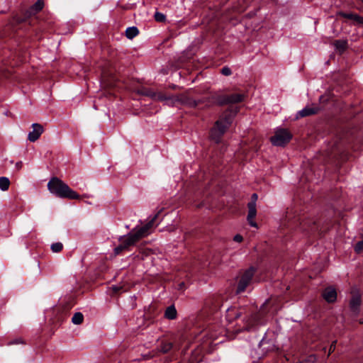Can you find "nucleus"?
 <instances>
[{
	"label": "nucleus",
	"mask_w": 363,
	"mask_h": 363,
	"mask_svg": "<svg viewBox=\"0 0 363 363\" xmlns=\"http://www.w3.org/2000/svg\"><path fill=\"white\" fill-rule=\"evenodd\" d=\"M160 211L145 225L133 228L129 233L118 238L120 244L113 250L114 255H118L124 251H130L142 238L147 237L151 233V228L157 219Z\"/></svg>",
	"instance_id": "obj_1"
},
{
	"label": "nucleus",
	"mask_w": 363,
	"mask_h": 363,
	"mask_svg": "<svg viewBox=\"0 0 363 363\" xmlns=\"http://www.w3.org/2000/svg\"><path fill=\"white\" fill-rule=\"evenodd\" d=\"M51 194L61 199H78L80 196L58 177H54L48 183Z\"/></svg>",
	"instance_id": "obj_2"
},
{
	"label": "nucleus",
	"mask_w": 363,
	"mask_h": 363,
	"mask_svg": "<svg viewBox=\"0 0 363 363\" xmlns=\"http://www.w3.org/2000/svg\"><path fill=\"white\" fill-rule=\"evenodd\" d=\"M232 121L233 118L230 114L218 120L211 130V138L216 143H219L221 137L232 123Z\"/></svg>",
	"instance_id": "obj_3"
},
{
	"label": "nucleus",
	"mask_w": 363,
	"mask_h": 363,
	"mask_svg": "<svg viewBox=\"0 0 363 363\" xmlns=\"http://www.w3.org/2000/svg\"><path fill=\"white\" fill-rule=\"evenodd\" d=\"M140 94L158 101H166L172 104H174L176 102L182 101V96H167L160 92L156 93L150 89H143L140 91Z\"/></svg>",
	"instance_id": "obj_4"
},
{
	"label": "nucleus",
	"mask_w": 363,
	"mask_h": 363,
	"mask_svg": "<svg viewBox=\"0 0 363 363\" xmlns=\"http://www.w3.org/2000/svg\"><path fill=\"white\" fill-rule=\"evenodd\" d=\"M292 138L291 133L285 128H279L275 131L274 135L270 138L271 143L275 146H284Z\"/></svg>",
	"instance_id": "obj_5"
},
{
	"label": "nucleus",
	"mask_w": 363,
	"mask_h": 363,
	"mask_svg": "<svg viewBox=\"0 0 363 363\" xmlns=\"http://www.w3.org/2000/svg\"><path fill=\"white\" fill-rule=\"evenodd\" d=\"M255 271L256 269L255 267H250L242 273L238 283V288L236 291L237 294H240L245 291L247 286L251 282V280L254 277Z\"/></svg>",
	"instance_id": "obj_6"
},
{
	"label": "nucleus",
	"mask_w": 363,
	"mask_h": 363,
	"mask_svg": "<svg viewBox=\"0 0 363 363\" xmlns=\"http://www.w3.org/2000/svg\"><path fill=\"white\" fill-rule=\"evenodd\" d=\"M215 101H216L215 93L211 92L208 96L204 97L202 99H200L198 101L189 99L188 101H185L183 99V96H182V101H180V102L182 104H187L191 107H196L201 103H204L206 104V106H207V107H211L213 106H216Z\"/></svg>",
	"instance_id": "obj_7"
},
{
	"label": "nucleus",
	"mask_w": 363,
	"mask_h": 363,
	"mask_svg": "<svg viewBox=\"0 0 363 363\" xmlns=\"http://www.w3.org/2000/svg\"><path fill=\"white\" fill-rule=\"evenodd\" d=\"M257 199V194H253L252 195V201L248 203L247 207H248V214H247V221L249 224L252 227L257 228V224L254 220L255 218L257 215V209H256V201Z\"/></svg>",
	"instance_id": "obj_8"
},
{
	"label": "nucleus",
	"mask_w": 363,
	"mask_h": 363,
	"mask_svg": "<svg viewBox=\"0 0 363 363\" xmlns=\"http://www.w3.org/2000/svg\"><path fill=\"white\" fill-rule=\"evenodd\" d=\"M32 131L28 135V140L30 142L36 141L44 131L43 127L39 123H33Z\"/></svg>",
	"instance_id": "obj_9"
},
{
	"label": "nucleus",
	"mask_w": 363,
	"mask_h": 363,
	"mask_svg": "<svg viewBox=\"0 0 363 363\" xmlns=\"http://www.w3.org/2000/svg\"><path fill=\"white\" fill-rule=\"evenodd\" d=\"M244 94H225V105L233 104L242 102L245 99Z\"/></svg>",
	"instance_id": "obj_10"
},
{
	"label": "nucleus",
	"mask_w": 363,
	"mask_h": 363,
	"mask_svg": "<svg viewBox=\"0 0 363 363\" xmlns=\"http://www.w3.org/2000/svg\"><path fill=\"white\" fill-rule=\"evenodd\" d=\"M324 299L328 303H333L337 298V292L334 288H326L323 292Z\"/></svg>",
	"instance_id": "obj_11"
},
{
	"label": "nucleus",
	"mask_w": 363,
	"mask_h": 363,
	"mask_svg": "<svg viewBox=\"0 0 363 363\" xmlns=\"http://www.w3.org/2000/svg\"><path fill=\"white\" fill-rule=\"evenodd\" d=\"M318 111V108L316 107H311V106H306L302 110L298 112L297 113V118L301 117H306L308 116H311L313 114H315Z\"/></svg>",
	"instance_id": "obj_12"
},
{
	"label": "nucleus",
	"mask_w": 363,
	"mask_h": 363,
	"mask_svg": "<svg viewBox=\"0 0 363 363\" xmlns=\"http://www.w3.org/2000/svg\"><path fill=\"white\" fill-rule=\"evenodd\" d=\"M361 304V296L359 294L352 296L350 301V307L351 310L355 313L359 311V307Z\"/></svg>",
	"instance_id": "obj_13"
},
{
	"label": "nucleus",
	"mask_w": 363,
	"mask_h": 363,
	"mask_svg": "<svg viewBox=\"0 0 363 363\" xmlns=\"http://www.w3.org/2000/svg\"><path fill=\"white\" fill-rule=\"evenodd\" d=\"M44 7L43 0H38L27 11L28 16L33 15L40 11Z\"/></svg>",
	"instance_id": "obj_14"
},
{
	"label": "nucleus",
	"mask_w": 363,
	"mask_h": 363,
	"mask_svg": "<svg viewBox=\"0 0 363 363\" xmlns=\"http://www.w3.org/2000/svg\"><path fill=\"white\" fill-rule=\"evenodd\" d=\"M164 317L169 320H174L177 318V311L174 305H171L166 308Z\"/></svg>",
	"instance_id": "obj_15"
},
{
	"label": "nucleus",
	"mask_w": 363,
	"mask_h": 363,
	"mask_svg": "<svg viewBox=\"0 0 363 363\" xmlns=\"http://www.w3.org/2000/svg\"><path fill=\"white\" fill-rule=\"evenodd\" d=\"M335 49L340 52H343L347 48V40L345 39L336 40L333 42Z\"/></svg>",
	"instance_id": "obj_16"
},
{
	"label": "nucleus",
	"mask_w": 363,
	"mask_h": 363,
	"mask_svg": "<svg viewBox=\"0 0 363 363\" xmlns=\"http://www.w3.org/2000/svg\"><path fill=\"white\" fill-rule=\"evenodd\" d=\"M173 347V343L168 341H162L159 346L157 347V350L162 353H167L169 352Z\"/></svg>",
	"instance_id": "obj_17"
},
{
	"label": "nucleus",
	"mask_w": 363,
	"mask_h": 363,
	"mask_svg": "<svg viewBox=\"0 0 363 363\" xmlns=\"http://www.w3.org/2000/svg\"><path fill=\"white\" fill-rule=\"evenodd\" d=\"M216 97V106H224L225 105V94H223L220 91H214Z\"/></svg>",
	"instance_id": "obj_18"
},
{
	"label": "nucleus",
	"mask_w": 363,
	"mask_h": 363,
	"mask_svg": "<svg viewBox=\"0 0 363 363\" xmlns=\"http://www.w3.org/2000/svg\"><path fill=\"white\" fill-rule=\"evenodd\" d=\"M139 33V30L137 27L132 26L128 27L125 30V35L128 39H133Z\"/></svg>",
	"instance_id": "obj_19"
},
{
	"label": "nucleus",
	"mask_w": 363,
	"mask_h": 363,
	"mask_svg": "<svg viewBox=\"0 0 363 363\" xmlns=\"http://www.w3.org/2000/svg\"><path fill=\"white\" fill-rule=\"evenodd\" d=\"M10 186V180L6 177H0V189L1 191H7Z\"/></svg>",
	"instance_id": "obj_20"
},
{
	"label": "nucleus",
	"mask_w": 363,
	"mask_h": 363,
	"mask_svg": "<svg viewBox=\"0 0 363 363\" xmlns=\"http://www.w3.org/2000/svg\"><path fill=\"white\" fill-rule=\"evenodd\" d=\"M337 15L339 16H341L342 18H347V19H350V20H353L354 21H357L358 20V17H359V15L357 14H355V13H345V12H339L337 13Z\"/></svg>",
	"instance_id": "obj_21"
},
{
	"label": "nucleus",
	"mask_w": 363,
	"mask_h": 363,
	"mask_svg": "<svg viewBox=\"0 0 363 363\" xmlns=\"http://www.w3.org/2000/svg\"><path fill=\"white\" fill-rule=\"evenodd\" d=\"M84 315L82 313L77 312L72 318V322L75 325H79L83 322Z\"/></svg>",
	"instance_id": "obj_22"
},
{
	"label": "nucleus",
	"mask_w": 363,
	"mask_h": 363,
	"mask_svg": "<svg viewBox=\"0 0 363 363\" xmlns=\"http://www.w3.org/2000/svg\"><path fill=\"white\" fill-rule=\"evenodd\" d=\"M25 22H26V18H22L21 17L14 16L10 23L13 28H15L16 26L21 25Z\"/></svg>",
	"instance_id": "obj_23"
},
{
	"label": "nucleus",
	"mask_w": 363,
	"mask_h": 363,
	"mask_svg": "<svg viewBox=\"0 0 363 363\" xmlns=\"http://www.w3.org/2000/svg\"><path fill=\"white\" fill-rule=\"evenodd\" d=\"M50 249L53 252L58 253L62 250L63 245L60 242H55L51 245Z\"/></svg>",
	"instance_id": "obj_24"
},
{
	"label": "nucleus",
	"mask_w": 363,
	"mask_h": 363,
	"mask_svg": "<svg viewBox=\"0 0 363 363\" xmlns=\"http://www.w3.org/2000/svg\"><path fill=\"white\" fill-rule=\"evenodd\" d=\"M154 17L155 21L157 22H164L166 19V16L164 14L157 11L155 12Z\"/></svg>",
	"instance_id": "obj_25"
},
{
	"label": "nucleus",
	"mask_w": 363,
	"mask_h": 363,
	"mask_svg": "<svg viewBox=\"0 0 363 363\" xmlns=\"http://www.w3.org/2000/svg\"><path fill=\"white\" fill-rule=\"evenodd\" d=\"M363 250V240L357 242L354 246V251L360 253Z\"/></svg>",
	"instance_id": "obj_26"
},
{
	"label": "nucleus",
	"mask_w": 363,
	"mask_h": 363,
	"mask_svg": "<svg viewBox=\"0 0 363 363\" xmlns=\"http://www.w3.org/2000/svg\"><path fill=\"white\" fill-rule=\"evenodd\" d=\"M220 72L222 74H223L224 76H230L231 74H232V71L230 69V67H223L221 69H220Z\"/></svg>",
	"instance_id": "obj_27"
},
{
	"label": "nucleus",
	"mask_w": 363,
	"mask_h": 363,
	"mask_svg": "<svg viewBox=\"0 0 363 363\" xmlns=\"http://www.w3.org/2000/svg\"><path fill=\"white\" fill-rule=\"evenodd\" d=\"M336 342H337V341L335 340L331 343L330 348H329V354L335 351Z\"/></svg>",
	"instance_id": "obj_28"
},
{
	"label": "nucleus",
	"mask_w": 363,
	"mask_h": 363,
	"mask_svg": "<svg viewBox=\"0 0 363 363\" xmlns=\"http://www.w3.org/2000/svg\"><path fill=\"white\" fill-rule=\"evenodd\" d=\"M233 240L238 242H240L242 240V237L240 235H236L234 236Z\"/></svg>",
	"instance_id": "obj_29"
},
{
	"label": "nucleus",
	"mask_w": 363,
	"mask_h": 363,
	"mask_svg": "<svg viewBox=\"0 0 363 363\" xmlns=\"http://www.w3.org/2000/svg\"><path fill=\"white\" fill-rule=\"evenodd\" d=\"M19 343H23V341L21 338H18L16 340H13L10 342V344H19Z\"/></svg>",
	"instance_id": "obj_30"
},
{
	"label": "nucleus",
	"mask_w": 363,
	"mask_h": 363,
	"mask_svg": "<svg viewBox=\"0 0 363 363\" xmlns=\"http://www.w3.org/2000/svg\"><path fill=\"white\" fill-rule=\"evenodd\" d=\"M22 166H23V163H22V162H21V161H20V162H16V169H17L18 170H20V169L22 168Z\"/></svg>",
	"instance_id": "obj_31"
},
{
	"label": "nucleus",
	"mask_w": 363,
	"mask_h": 363,
	"mask_svg": "<svg viewBox=\"0 0 363 363\" xmlns=\"http://www.w3.org/2000/svg\"><path fill=\"white\" fill-rule=\"evenodd\" d=\"M357 23L358 24L363 25V17L359 16V17H358V20H357Z\"/></svg>",
	"instance_id": "obj_32"
},
{
	"label": "nucleus",
	"mask_w": 363,
	"mask_h": 363,
	"mask_svg": "<svg viewBox=\"0 0 363 363\" xmlns=\"http://www.w3.org/2000/svg\"><path fill=\"white\" fill-rule=\"evenodd\" d=\"M309 230H311V231H313V230H316V227H315V223H313V225L309 227Z\"/></svg>",
	"instance_id": "obj_33"
},
{
	"label": "nucleus",
	"mask_w": 363,
	"mask_h": 363,
	"mask_svg": "<svg viewBox=\"0 0 363 363\" xmlns=\"http://www.w3.org/2000/svg\"><path fill=\"white\" fill-rule=\"evenodd\" d=\"M113 291H114L117 292V291H118L119 288H118V287H117V286H113Z\"/></svg>",
	"instance_id": "obj_34"
},
{
	"label": "nucleus",
	"mask_w": 363,
	"mask_h": 363,
	"mask_svg": "<svg viewBox=\"0 0 363 363\" xmlns=\"http://www.w3.org/2000/svg\"><path fill=\"white\" fill-rule=\"evenodd\" d=\"M263 344H264V340H262L260 341V342H259V346H260V347H261V346H262V345H263Z\"/></svg>",
	"instance_id": "obj_35"
},
{
	"label": "nucleus",
	"mask_w": 363,
	"mask_h": 363,
	"mask_svg": "<svg viewBox=\"0 0 363 363\" xmlns=\"http://www.w3.org/2000/svg\"><path fill=\"white\" fill-rule=\"evenodd\" d=\"M306 223H303V224H302V226H303V228H304V230H307L306 228H305V225H306Z\"/></svg>",
	"instance_id": "obj_36"
},
{
	"label": "nucleus",
	"mask_w": 363,
	"mask_h": 363,
	"mask_svg": "<svg viewBox=\"0 0 363 363\" xmlns=\"http://www.w3.org/2000/svg\"><path fill=\"white\" fill-rule=\"evenodd\" d=\"M359 323H363V320H360Z\"/></svg>",
	"instance_id": "obj_37"
},
{
	"label": "nucleus",
	"mask_w": 363,
	"mask_h": 363,
	"mask_svg": "<svg viewBox=\"0 0 363 363\" xmlns=\"http://www.w3.org/2000/svg\"><path fill=\"white\" fill-rule=\"evenodd\" d=\"M360 1H361L362 2V4H363V0H360Z\"/></svg>",
	"instance_id": "obj_38"
}]
</instances>
